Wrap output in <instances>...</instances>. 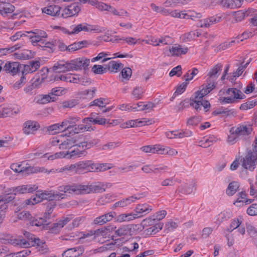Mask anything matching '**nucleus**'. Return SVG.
I'll return each mask as SVG.
<instances>
[{
  "label": "nucleus",
  "mask_w": 257,
  "mask_h": 257,
  "mask_svg": "<svg viewBox=\"0 0 257 257\" xmlns=\"http://www.w3.org/2000/svg\"><path fill=\"white\" fill-rule=\"evenodd\" d=\"M59 190L64 193L68 192L77 195L102 193L105 191V188L99 185H85L78 183L60 186Z\"/></svg>",
  "instance_id": "f257e3e1"
},
{
  "label": "nucleus",
  "mask_w": 257,
  "mask_h": 257,
  "mask_svg": "<svg viewBox=\"0 0 257 257\" xmlns=\"http://www.w3.org/2000/svg\"><path fill=\"white\" fill-rule=\"evenodd\" d=\"M252 127L249 125L238 124L231 127L229 135L228 136L227 142L231 144H234L239 139L248 136L252 132Z\"/></svg>",
  "instance_id": "f03ea898"
},
{
  "label": "nucleus",
  "mask_w": 257,
  "mask_h": 257,
  "mask_svg": "<svg viewBox=\"0 0 257 257\" xmlns=\"http://www.w3.org/2000/svg\"><path fill=\"white\" fill-rule=\"evenodd\" d=\"M0 243L10 244L12 245L20 248H27L31 246L29 241L23 238L22 236L15 237L9 233L0 234Z\"/></svg>",
  "instance_id": "7ed1b4c3"
},
{
  "label": "nucleus",
  "mask_w": 257,
  "mask_h": 257,
  "mask_svg": "<svg viewBox=\"0 0 257 257\" xmlns=\"http://www.w3.org/2000/svg\"><path fill=\"white\" fill-rule=\"evenodd\" d=\"M85 171H86L85 160L79 161L75 164L67 165L58 170L59 173L72 174H82Z\"/></svg>",
  "instance_id": "20e7f679"
},
{
  "label": "nucleus",
  "mask_w": 257,
  "mask_h": 257,
  "mask_svg": "<svg viewBox=\"0 0 257 257\" xmlns=\"http://www.w3.org/2000/svg\"><path fill=\"white\" fill-rule=\"evenodd\" d=\"M241 166L246 170L252 171L257 164V154L251 150H247L246 155L241 160Z\"/></svg>",
  "instance_id": "39448f33"
},
{
  "label": "nucleus",
  "mask_w": 257,
  "mask_h": 257,
  "mask_svg": "<svg viewBox=\"0 0 257 257\" xmlns=\"http://www.w3.org/2000/svg\"><path fill=\"white\" fill-rule=\"evenodd\" d=\"M111 167L112 166L109 164H95L91 160H85V169L87 172H102Z\"/></svg>",
  "instance_id": "423d86ee"
},
{
  "label": "nucleus",
  "mask_w": 257,
  "mask_h": 257,
  "mask_svg": "<svg viewBox=\"0 0 257 257\" xmlns=\"http://www.w3.org/2000/svg\"><path fill=\"white\" fill-rule=\"evenodd\" d=\"M72 70H80L83 69L86 70L88 69L90 60L85 57H79L71 60Z\"/></svg>",
  "instance_id": "0eeeda50"
},
{
  "label": "nucleus",
  "mask_w": 257,
  "mask_h": 257,
  "mask_svg": "<svg viewBox=\"0 0 257 257\" xmlns=\"http://www.w3.org/2000/svg\"><path fill=\"white\" fill-rule=\"evenodd\" d=\"M92 26L87 24H80L75 26L71 32H68V34L70 35L78 34L82 31L85 32L94 31L96 33H101L103 32L101 29L98 27H95L94 28Z\"/></svg>",
  "instance_id": "6e6552de"
},
{
  "label": "nucleus",
  "mask_w": 257,
  "mask_h": 257,
  "mask_svg": "<svg viewBox=\"0 0 257 257\" xmlns=\"http://www.w3.org/2000/svg\"><path fill=\"white\" fill-rule=\"evenodd\" d=\"M201 87V90L195 92L194 97L193 98H190V105L195 109H197L199 108L198 103L199 102V101L198 100V99H201L203 98L204 96L210 92L209 90H208L204 87V85H202Z\"/></svg>",
  "instance_id": "1a4fd4ad"
},
{
  "label": "nucleus",
  "mask_w": 257,
  "mask_h": 257,
  "mask_svg": "<svg viewBox=\"0 0 257 257\" xmlns=\"http://www.w3.org/2000/svg\"><path fill=\"white\" fill-rule=\"evenodd\" d=\"M80 8L76 4H73L63 10L61 17L67 18L77 15L80 11Z\"/></svg>",
  "instance_id": "9d476101"
},
{
  "label": "nucleus",
  "mask_w": 257,
  "mask_h": 257,
  "mask_svg": "<svg viewBox=\"0 0 257 257\" xmlns=\"http://www.w3.org/2000/svg\"><path fill=\"white\" fill-rule=\"evenodd\" d=\"M53 70L57 73H65L73 71L71 61H59L55 63L52 67Z\"/></svg>",
  "instance_id": "9b49d317"
},
{
  "label": "nucleus",
  "mask_w": 257,
  "mask_h": 257,
  "mask_svg": "<svg viewBox=\"0 0 257 257\" xmlns=\"http://www.w3.org/2000/svg\"><path fill=\"white\" fill-rule=\"evenodd\" d=\"M116 215L114 212H110L95 218L93 223L96 225H103L110 221Z\"/></svg>",
  "instance_id": "f8f14e48"
},
{
  "label": "nucleus",
  "mask_w": 257,
  "mask_h": 257,
  "mask_svg": "<svg viewBox=\"0 0 257 257\" xmlns=\"http://www.w3.org/2000/svg\"><path fill=\"white\" fill-rule=\"evenodd\" d=\"M61 7L58 5H50L42 9L43 13L52 17H59L60 15Z\"/></svg>",
  "instance_id": "ddd939ff"
},
{
  "label": "nucleus",
  "mask_w": 257,
  "mask_h": 257,
  "mask_svg": "<svg viewBox=\"0 0 257 257\" xmlns=\"http://www.w3.org/2000/svg\"><path fill=\"white\" fill-rule=\"evenodd\" d=\"M221 17L220 16H212L209 18L200 20L199 26L201 28H208L210 25L215 24L220 21Z\"/></svg>",
  "instance_id": "4468645a"
},
{
  "label": "nucleus",
  "mask_w": 257,
  "mask_h": 257,
  "mask_svg": "<svg viewBox=\"0 0 257 257\" xmlns=\"http://www.w3.org/2000/svg\"><path fill=\"white\" fill-rule=\"evenodd\" d=\"M20 65L18 62H7L4 67V70L14 75L20 70Z\"/></svg>",
  "instance_id": "2eb2a0df"
},
{
  "label": "nucleus",
  "mask_w": 257,
  "mask_h": 257,
  "mask_svg": "<svg viewBox=\"0 0 257 257\" xmlns=\"http://www.w3.org/2000/svg\"><path fill=\"white\" fill-rule=\"evenodd\" d=\"M187 52V48H183L179 45L175 44L169 48L170 56L172 57L179 56L182 54H185Z\"/></svg>",
  "instance_id": "dca6fc26"
},
{
  "label": "nucleus",
  "mask_w": 257,
  "mask_h": 257,
  "mask_svg": "<svg viewBox=\"0 0 257 257\" xmlns=\"http://www.w3.org/2000/svg\"><path fill=\"white\" fill-rule=\"evenodd\" d=\"M152 210V207L147 204H139L136 208V214H137L138 217L146 215L150 213Z\"/></svg>",
  "instance_id": "f3484780"
},
{
  "label": "nucleus",
  "mask_w": 257,
  "mask_h": 257,
  "mask_svg": "<svg viewBox=\"0 0 257 257\" xmlns=\"http://www.w3.org/2000/svg\"><path fill=\"white\" fill-rule=\"evenodd\" d=\"M46 78L47 74L45 73L44 70H41V71L38 72L33 78V86L35 87H38Z\"/></svg>",
  "instance_id": "a211bd4d"
},
{
  "label": "nucleus",
  "mask_w": 257,
  "mask_h": 257,
  "mask_svg": "<svg viewBox=\"0 0 257 257\" xmlns=\"http://www.w3.org/2000/svg\"><path fill=\"white\" fill-rule=\"evenodd\" d=\"M40 66V62L39 61L30 62L29 64L24 65L22 73L23 74L24 73H32L36 71Z\"/></svg>",
  "instance_id": "6ab92c4d"
},
{
  "label": "nucleus",
  "mask_w": 257,
  "mask_h": 257,
  "mask_svg": "<svg viewBox=\"0 0 257 257\" xmlns=\"http://www.w3.org/2000/svg\"><path fill=\"white\" fill-rule=\"evenodd\" d=\"M226 94L232 97L235 101L236 99H242L245 98V95L239 89L234 88H228Z\"/></svg>",
  "instance_id": "aec40b11"
},
{
  "label": "nucleus",
  "mask_w": 257,
  "mask_h": 257,
  "mask_svg": "<svg viewBox=\"0 0 257 257\" xmlns=\"http://www.w3.org/2000/svg\"><path fill=\"white\" fill-rule=\"evenodd\" d=\"M74 138H65L63 137L62 142H60L59 149L66 150L74 147Z\"/></svg>",
  "instance_id": "412c9836"
},
{
  "label": "nucleus",
  "mask_w": 257,
  "mask_h": 257,
  "mask_svg": "<svg viewBox=\"0 0 257 257\" xmlns=\"http://www.w3.org/2000/svg\"><path fill=\"white\" fill-rule=\"evenodd\" d=\"M37 186L36 185H23L21 186H18L15 188L14 191V195H16V193L24 194L27 193L32 192L35 191L37 189Z\"/></svg>",
  "instance_id": "4be33fe9"
},
{
  "label": "nucleus",
  "mask_w": 257,
  "mask_h": 257,
  "mask_svg": "<svg viewBox=\"0 0 257 257\" xmlns=\"http://www.w3.org/2000/svg\"><path fill=\"white\" fill-rule=\"evenodd\" d=\"M222 65L220 64L215 65L208 72L207 74L208 78L216 80L219 76V72L222 70Z\"/></svg>",
  "instance_id": "5701e85b"
},
{
  "label": "nucleus",
  "mask_w": 257,
  "mask_h": 257,
  "mask_svg": "<svg viewBox=\"0 0 257 257\" xmlns=\"http://www.w3.org/2000/svg\"><path fill=\"white\" fill-rule=\"evenodd\" d=\"M137 218H138L137 214L135 213H124L118 215L116 217L115 219L116 222H122L125 221H129Z\"/></svg>",
  "instance_id": "b1692460"
},
{
  "label": "nucleus",
  "mask_w": 257,
  "mask_h": 257,
  "mask_svg": "<svg viewBox=\"0 0 257 257\" xmlns=\"http://www.w3.org/2000/svg\"><path fill=\"white\" fill-rule=\"evenodd\" d=\"M24 132L26 134H30L38 129L37 122L32 121H27L24 124Z\"/></svg>",
  "instance_id": "393cba45"
},
{
  "label": "nucleus",
  "mask_w": 257,
  "mask_h": 257,
  "mask_svg": "<svg viewBox=\"0 0 257 257\" xmlns=\"http://www.w3.org/2000/svg\"><path fill=\"white\" fill-rule=\"evenodd\" d=\"M66 153L67 159H71L74 157H81L83 156H85L86 154L85 150H79L78 148L75 149L71 151H67Z\"/></svg>",
  "instance_id": "a878e982"
},
{
  "label": "nucleus",
  "mask_w": 257,
  "mask_h": 257,
  "mask_svg": "<svg viewBox=\"0 0 257 257\" xmlns=\"http://www.w3.org/2000/svg\"><path fill=\"white\" fill-rule=\"evenodd\" d=\"M33 31L26 32V37L29 38L34 46L38 45V43H44L43 40L39 38L37 35H35ZM40 46V45H39Z\"/></svg>",
  "instance_id": "bb28decb"
},
{
  "label": "nucleus",
  "mask_w": 257,
  "mask_h": 257,
  "mask_svg": "<svg viewBox=\"0 0 257 257\" xmlns=\"http://www.w3.org/2000/svg\"><path fill=\"white\" fill-rule=\"evenodd\" d=\"M15 7L9 4H4V6L0 8V14L4 17L7 16L8 14H11L15 11Z\"/></svg>",
  "instance_id": "cd10ccee"
},
{
  "label": "nucleus",
  "mask_w": 257,
  "mask_h": 257,
  "mask_svg": "<svg viewBox=\"0 0 257 257\" xmlns=\"http://www.w3.org/2000/svg\"><path fill=\"white\" fill-rule=\"evenodd\" d=\"M160 145H148L141 147L140 150L146 153L159 154Z\"/></svg>",
  "instance_id": "c85d7f7f"
},
{
  "label": "nucleus",
  "mask_w": 257,
  "mask_h": 257,
  "mask_svg": "<svg viewBox=\"0 0 257 257\" xmlns=\"http://www.w3.org/2000/svg\"><path fill=\"white\" fill-rule=\"evenodd\" d=\"M221 5L229 9H235L240 6L239 0H222Z\"/></svg>",
  "instance_id": "c756f323"
},
{
  "label": "nucleus",
  "mask_w": 257,
  "mask_h": 257,
  "mask_svg": "<svg viewBox=\"0 0 257 257\" xmlns=\"http://www.w3.org/2000/svg\"><path fill=\"white\" fill-rule=\"evenodd\" d=\"M202 17V15L200 13H197L194 11H184V19H191L192 21H196L197 19Z\"/></svg>",
  "instance_id": "7c9ffc66"
},
{
  "label": "nucleus",
  "mask_w": 257,
  "mask_h": 257,
  "mask_svg": "<svg viewBox=\"0 0 257 257\" xmlns=\"http://www.w3.org/2000/svg\"><path fill=\"white\" fill-rule=\"evenodd\" d=\"M159 154L174 156L178 154V152L176 150L170 147L165 148L160 145Z\"/></svg>",
  "instance_id": "2f4dec72"
},
{
  "label": "nucleus",
  "mask_w": 257,
  "mask_h": 257,
  "mask_svg": "<svg viewBox=\"0 0 257 257\" xmlns=\"http://www.w3.org/2000/svg\"><path fill=\"white\" fill-rule=\"evenodd\" d=\"M239 186V183L237 182L233 181L230 183L226 190L227 195L232 196L237 191Z\"/></svg>",
  "instance_id": "473e14b6"
},
{
  "label": "nucleus",
  "mask_w": 257,
  "mask_h": 257,
  "mask_svg": "<svg viewBox=\"0 0 257 257\" xmlns=\"http://www.w3.org/2000/svg\"><path fill=\"white\" fill-rule=\"evenodd\" d=\"M181 192L187 194H190L195 190L196 183L194 181H192L189 184L181 186Z\"/></svg>",
  "instance_id": "72a5a7b5"
},
{
  "label": "nucleus",
  "mask_w": 257,
  "mask_h": 257,
  "mask_svg": "<svg viewBox=\"0 0 257 257\" xmlns=\"http://www.w3.org/2000/svg\"><path fill=\"white\" fill-rule=\"evenodd\" d=\"M87 44L86 41H82L75 42L68 46V51L74 52L84 47V45Z\"/></svg>",
  "instance_id": "f704fd0d"
},
{
  "label": "nucleus",
  "mask_w": 257,
  "mask_h": 257,
  "mask_svg": "<svg viewBox=\"0 0 257 257\" xmlns=\"http://www.w3.org/2000/svg\"><path fill=\"white\" fill-rule=\"evenodd\" d=\"M22 46V44H18L11 47L0 49V57L3 55H6L7 53L14 52L17 49L21 48Z\"/></svg>",
  "instance_id": "c9c22d12"
},
{
  "label": "nucleus",
  "mask_w": 257,
  "mask_h": 257,
  "mask_svg": "<svg viewBox=\"0 0 257 257\" xmlns=\"http://www.w3.org/2000/svg\"><path fill=\"white\" fill-rule=\"evenodd\" d=\"M30 224L32 226H43V227H45V225H48V224H49V223L46 220H45L44 217L39 218L38 220L37 219H35L33 217V218L30 221Z\"/></svg>",
  "instance_id": "e433bc0d"
},
{
  "label": "nucleus",
  "mask_w": 257,
  "mask_h": 257,
  "mask_svg": "<svg viewBox=\"0 0 257 257\" xmlns=\"http://www.w3.org/2000/svg\"><path fill=\"white\" fill-rule=\"evenodd\" d=\"M56 206V204L53 203H50L47 206V209L44 216V218L46 220L49 224L50 223L49 220L51 219V215L53 211V209Z\"/></svg>",
  "instance_id": "4c0bfd02"
},
{
  "label": "nucleus",
  "mask_w": 257,
  "mask_h": 257,
  "mask_svg": "<svg viewBox=\"0 0 257 257\" xmlns=\"http://www.w3.org/2000/svg\"><path fill=\"white\" fill-rule=\"evenodd\" d=\"M56 99L55 96H52L50 93L46 95H42L38 99L37 102L41 104H45L50 102L51 101H54Z\"/></svg>",
  "instance_id": "58836bf2"
},
{
  "label": "nucleus",
  "mask_w": 257,
  "mask_h": 257,
  "mask_svg": "<svg viewBox=\"0 0 257 257\" xmlns=\"http://www.w3.org/2000/svg\"><path fill=\"white\" fill-rule=\"evenodd\" d=\"M131 227L130 225H123L115 231V234L117 236L125 235L130 233Z\"/></svg>",
  "instance_id": "ea45409f"
},
{
  "label": "nucleus",
  "mask_w": 257,
  "mask_h": 257,
  "mask_svg": "<svg viewBox=\"0 0 257 257\" xmlns=\"http://www.w3.org/2000/svg\"><path fill=\"white\" fill-rule=\"evenodd\" d=\"M163 223H158L152 225L151 227L147 229L148 234H153L156 233L162 229Z\"/></svg>",
  "instance_id": "a19ab883"
},
{
  "label": "nucleus",
  "mask_w": 257,
  "mask_h": 257,
  "mask_svg": "<svg viewBox=\"0 0 257 257\" xmlns=\"http://www.w3.org/2000/svg\"><path fill=\"white\" fill-rule=\"evenodd\" d=\"M72 128H74V133L78 134L81 132H83L84 131H90V126H88L87 124H72Z\"/></svg>",
  "instance_id": "79ce46f5"
},
{
  "label": "nucleus",
  "mask_w": 257,
  "mask_h": 257,
  "mask_svg": "<svg viewBox=\"0 0 257 257\" xmlns=\"http://www.w3.org/2000/svg\"><path fill=\"white\" fill-rule=\"evenodd\" d=\"M80 255L76 248H69L65 251L62 255L63 257H77Z\"/></svg>",
  "instance_id": "37998d69"
},
{
  "label": "nucleus",
  "mask_w": 257,
  "mask_h": 257,
  "mask_svg": "<svg viewBox=\"0 0 257 257\" xmlns=\"http://www.w3.org/2000/svg\"><path fill=\"white\" fill-rule=\"evenodd\" d=\"M112 198V195L106 194L100 197L96 202V205L98 206L103 205L110 201Z\"/></svg>",
  "instance_id": "c03bdc74"
},
{
  "label": "nucleus",
  "mask_w": 257,
  "mask_h": 257,
  "mask_svg": "<svg viewBox=\"0 0 257 257\" xmlns=\"http://www.w3.org/2000/svg\"><path fill=\"white\" fill-rule=\"evenodd\" d=\"M39 196L41 198V201L43 200L49 201L54 200V193L51 191H45L42 193H39Z\"/></svg>",
  "instance_id": "a18cd8bd"
},
{
  "label": "nucleus",
  "mask_w": 257,
  "mask_h": 257,
  "mask_svg": "<svg viewBox=\"0 0 257 257\" xmlns=\"http://www.w3.org/2000/svg\"><path fill=\"white\" fill-rule=\"evenodd\" d=\"M18 218L20 220L28 221L30 222L33 218V216L29 212L23 211L18 214Z\"/></svg>",
  "instance_id": "49530a36"
},
{
  "label": "nucleus",
  "mask_w": 257,
  "mask_h": 257,
  "mask_svg": "<svg viewBox=\"0 0 257 257\" xmlns=\"http://www.w3.org/2000/svg\"><path fill=\"white\" fill-rule=\"evenodd\" d=\"M122 65L120 63H117L114 61H110L107 65V69L111 72H116Z\"/></svg>",
  "instance_id": "de8ad7c7"
},
{
  "label": "nucleus",
  "mask_w": 257,
  "mask_h": 257,
  "mask_svg": "<svg viewBox=\"0 0 257 257\" xmlns=\"http://www.w3.org/2000/svg\"><path fill=\"white\" fill-rule=\"evenodd\" d=\"M71 218L72 217H66L63 219L59 220L57 223H54L52 229L58 230L62 228Z\"/></svg>",
  "instance_id": "09e8293b"
},
{
  "label": "nucleus",
  "mask_w": 257,
  "mask_h": 257,
  "mask_svg": "<svg viewBox=\"0 0 257 257\" xmlns=\"http://www.w3.org/2000/svg\"><path fill=\"white\" fill-rule=\"evenodd\" d=\"M247 232L249 234L252 240L257 237V230L250 224H246Z\"/></svg>",
  "instance_id": "8fccbe9b"
},
{
  "label": "nucleus",
  "mask_w": 257,
  "mask_h": 257,
  "mask_svg": "<svg viewBox=\"0 0 257 257\" xmlns=\"http://www.w3.org/2000/svg\"><path fill=\"white\" fill-rule=\"evenodd\" d=\"M96 89L94 88L93 90H85L84 91H80L77 93L78 97L80 98H85V96L90 94V98H91L94 97V94L95 92Z\"/></svg>",
  "instance_id": "3c124183"
},
{
  "label": "nucleus",
  "mask_w": 257,
  "mask_h": 257,
  "mask_svg": "<svg viewBox=\"0 0 257 257\" xmlns=\"http://www.w3.org/2000/svg\"><path fill=\"white\" fill-rule=\"evenodd\" d=\"M198 100L199 101V102L198 103L199 104L198 105L199 108L197 109H195V110L197 111H199L201 109V106H202L204 107L205 111L207 112L208 111V109L210 107V103L207 100H203V98H202L201 99H198Z\"/></svg>",
  "instance_id": "603ef678"
},
{
  "label": "nucleus",
  "mask_w": 257,
  "mask_h": 257,
  "mask_svg": "<svg viewBox=\"0 0 257 257\" xmlns=\"http://www.w3.org/2000/svg\"><path fill=\"white\" fill-rule=\"evenodd\" d=\"M241 223V221L239 220L238 219L236 218L234 219H233L229 227L227 229V231L229 232H232L233 230H234L236 228H237L239 227Z\"/></svg>",
  "instance_id": "864d4df0"
},
{
  "label": "nucleus",
  "mask_w": 257,
  "mask_h": 257,
  "mask_svg": "<svg viewBox=\"0 0 257 257\" xmlns=\"http://www.w3.org/2000/svg\"><path fill=\"white\" fill-rule=\"evenodd\" d=\"M233 16L235 23L241 21L245 17L243 10H240L234 12L233 14Z\"/></svg>",
  "instance_id": "5fc2aeb1"
},
{
  "label": "nucleus",
  "mask_w": 257,
  "mask_h": 257,
  "mask_svg": "<svg viewBox=\"0 0 257 257\" xmlns=\"http://www.w3.org/2000/svg\"><path fill=\"white\" fill-rule=\"evenodd\" d=\"M106 69L100 65H94L92 68V71L96 74H102L106 72Z\"/></svg>",
  "instance_id": "6e6d98bb"
},
{
  "label": "nucleus",
  "mask_w": 257,
  "mask_h": 257,
  "mask_svg": "<svg viewBox=\"0 0 257 257\" xmlns=\"http://www.w3.org/2000/svg\"><path fill=\"white\" fill-rule=\"evenodd\" d=\"M30 53L28 51L16 53L14 55L16 58L19 59L27 60L30 58Z\"/></svg>",
  "instance_id": "4d7b16f0"
},
{
  "label": "nucleus",
  "mask_w": 257,
  "mask_h": 257,
  "mask_svg": "<svg viewBox=\"0 0 257 257\" xmlns=\"http://www.w3.org/2000/svg\"><path fill=\"white\" fill-rule=\"evenodd\" d=\"M156 220H155V218H154V217L152 216L150 217L146 218L144 219L142 222V225L143 226V228H144L145 227H147L149 226H152L155 224Z\"/></svg>",
  "instance_id": "13d9d810"
},
{
  "label": "nucleus",
  "mask_w": 257,
  "mask_h": 257,
  "mask_svg": "<svg viewBox=\"0 0 257 257\" xmlns=\"http://www.w3.org/2000/svg\"><path fill=\"white\" fill-rule=\"evenodd\" d=\"M11 169L14 172L17 173H20L25 172L26 167L22 166V164H19L18 163H13L11 165Z\"/></svg>",
  "instance_id": "bf43d9fd"
},
{
  "label": "nucleus",
  "mask_w": 257,
  "mask_h": 257,
  "mask_svg": "<svg viewBox=\"0 0 257 257\" xmlns=\"http://www.w3.org/2000/svg\"><path fill=\"white\" fill-rule=\"evenodd\" d=\"M74 146L78 148H82L85 149L86 146V139L82 138V137L78 138V139L74 138Z\"/></svg>",
  "instance_id": "052dcab7"
},
{
  "label": "nucleus",
  "mask_w": 257,
  "mask_h": 257,
  "mask_svg": "<svg viewBox=\"0 0 257 257\" xmlns=\"http://www.w3.org/2000/svg\"><path fill=\"white\" fill-rule=\"evenodd\" d=\"M144 93L143 89L141 87H136L132 92V94L136 99H140Z\"/></svg>",
  "instance_id": "680f3d73"
},
{
  "label": "nucleus",
  "mask_w": 257,
  "mask_h": 257,
  "mask_svg": "<svg viewBox=\"0 0 257 257\" xmlns=\"http://www.w3.org/2000/svg\"><path fill=\"white\" fill-rule=\"evenodd\" d=\"M47 130L50 133L52 134H57L60 131H62L59 123H56L49 126Z\"/></svg>",
  "instance_id": "e2e57ef3"
},
{
  "label": "nucleus",
  "mask_w": 257,
  "mask_h": 257,
  "mask_svg": "<svg viewBox=\"0 0 257 257\" xmlns=\"http://www.w3.org/2000/svg\"><path fill=\"white\" fill-rule=\"evenodd\" d=\"M168 170V166L165 164L159 165L155 167L153 170V173H166Z\"/></svg>",
  "instance_id": "0e129e2a"
},
{
  "label": "nucleus",
  "mask_w": 257,
  "mask_h": 257,
  "mask_svg": "<svg viewBox=\"0 0 257 257\" xmlns=\"http://www.w3.org/2000/svg\"><path fill=\"white\" fill-rule=\"evenodd\" d=\"M161 186L163 187H172L174 184L173 178H166L161 182Z\"/></svg>",
  "instance_id": "69168bd1"
},
{
  "label": "nucleus",
  "mask_w": 257,
  "mask_h": 257,
  "mask_svg": "<svg viewBox=\"0 0 257 257\" xmlns=\"http://www.w3.org/2000/svg\"><path fill=\"white\" fill-rule=\"evenodd\" d=\"M182 73L181 66L180 65H178L172 69V70L169 73V76L170 77H172L173 76L176 75L178 77H179L181 75Z\"/></svg>",
  "instance_id": "338daca9"
},
{
  "label": "nucleus",
  "mask_w": 257,
  "mask_h": 257,
  "mask_svg": "<svg viewBox=\"0 0 257 257\" xmlns=\"http://www.w3.org/2000/svg\"><path fill=\"white\" fill-rule=\"evenodd\" d=\"M246 213L250 216L257 215V204H251L247 209Z\"/></svg>",
  "instance_id": "774afa93"
}]
</instances>
